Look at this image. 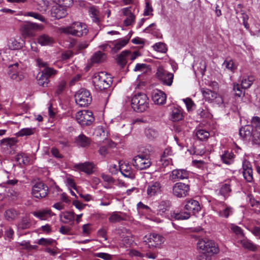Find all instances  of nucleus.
Masks as SVG:
<instances>
[{"label": "nucleus", "mask_w": 260, "mask_h": 260, "mask_svg": "<svg viewBox=\"0 0 260 260\" xmlns=\"http://www.w3.org/2000/svg\"><path fill=\"white\" fill-rule=\"evenodd\" d=\"M153 48L155 50L161 53H165L167 51L166 45L161 42L156 43L154 45Z\"/></svg>", "instance_id": "53"}, {"label": "nucleus", "mask_w": 260, "mask_h": 260, "mask_svg": "<svg viewBox=\"0 0 260 260\" xmlns=\"http://www.w3.org/2000/svg\"><path fill=\"white\" fill-rule=\"evenodd\" d=\"M231 229V230L237 236L240 237H243L244 236L242 229L238 226L232 225Z\"/></svg>", "instance_id": "61"}, {"label": "nucleus", "mask_w": 260, "mask_h": 260, "mask_svg": "<svg viewBox=\"0 0 260 260\" xmlns=\"http://www.w3.org/2000/svg\"><path fill=\"white\" fill-rule=\"evenodd\" d=\"M188 177L189 172L186 170L175 169L170 174L169 180L173 182H175L180 180L187 179Z\"/></svg>", "instance_id": "16"}, {"label": "nucleus", "mask_w": 260, "mask_h": 260, "mask_svg": "<svg viewBox=\"0 0 260 260\" xmlns=\"http://www.w3.org/2000/svg\"><path fill=\"white\" fill-rule=\"evenodd\" d=\"M213 208L221 217L228 218L233 213V208L224 202H217Z\"/></svg>", "instance_id": "10"}, {"label": "nucleus", "mask_w": 260, "mask_h": 260, "mask_svg": "<svg viewBox=\"0 0 260 260\" xmlns=\"http://www.w3.org/2000/svg\"><path fill=\"white\" fill-rule=\"evenodd\" d=\"M37 65L39 68H44L41 72L44 76L50 80V78L55 76L58 71L52 68L49 67V64L47 62L43 61L41 58H38L36 59Z\"/></svg>", "instance_id": "13"}, {"label": "nucleus", "mask_w": 260, "mask_h": 260, "mask_svg": "<svg viewBox=\"0 0 260 260\" xmlns=\"http://www.w3.org/2000/svg\"><path fill=\"white\" fill-rule=\"evenodd\" d=\"M129 41L128 38H122L117 40V42L113 43V47L111 48V51L113 53H116L123 47H124Z\"/></svg>", "instance_id": "30"}, {"label": "nucleus", "mask_w": 260, "mask_h": 260, "mask_svg": "<svg viewBox=\"0 0 260 260\" xmlns=\"http://www.w3.org/2000/svg\"><path fill=\"white\" fill-rule=\"evenodd\" d=\"M172 154V150L170 148H166L162 154L161 156V160H164V159L167 158H170V156H171Z\"/></svg>", "instance_id": "64"}, {"label": "nucleus", "mask_w": 260, "mask_h": 260, "mask_svg": "<svg viewBox=\"0 0 260 260\" xmlns=\"http://www.w3.org/2000/svg\"><path fill=\"white\" fill-rule=\"evenodd\" d=\"M196 135L198 139L200 141L207 140L209 136V132L204 129L198 130Z\"/></svg>", "instance_id": "47"}, {"label": "nucleus", "mask_w": 260, "mask_h": 260, "mask_svg": "<svg viewBox=\"0 0 260 260\" xmlns=\"http://www.w3.org/2000/svg\"><path fill=\"white\" fill-rule=\"evenodd\" d=\"M74 167L76 169L84 172L88 174H92L93 172L94 165L92 162H85L84 163L76 164Z\"/></svg>", "instance_id": "25"}, {"label": "nucleus", "mask_w": 260, "mask_h": 260, "mask_svg": "<svg viewBox=\"0 0 260 260\" xmlns=\"http://www.w3.org/2000/svg\"><path fill=\"white\" fill-rule=\"evenodd\" d=\"M66 82L64 80H62L60 82H59L57 85L55 93L57 94V95L61 94L65 89L66 87Z\"/></svg>", "instance_id": "57"}, {"label": "nucleus", "mask_w": 260, "mask_h": 260, "mask_svg": "<svg viewBox=\"0 0 260 260\" xmlns=\"http://www.w3.org/2000/svg\"><path fill=\"white\" fill-rule=\"evenodd\" d=\"M231 191V185L229 183H225L221 186L219 192L221 195L226 198L229 196V193Z\"/></svg>", "instance_id": "43"}, {"label": "nucleus", "mask_w": 260, "mask_h": 260, "mask_svg": "<svg viewBox=\"0 0 260 260\" xmlns=\"http://www.w3.org/2000/svg\"><path fill=\"white\" fill-rule=\"evenodd\" d=\"M126 51H122L117 57V62L122 67H124L127 62V59L125 57Z\"/></svg>", "instance_id": "50"}, {"label": "nucleus", "mask_w": 260, "mask_h": 260, "mask_svg": "<svg viewBox=\"0 0 260 260\" xmlns=\"http://www.w3.org/2000/svg\"><path fill=\"white\" fill-rule=\"evenodd\" d=\"M201 92L203 96L209 101L216 98V93L209 89L203 88L201 89Z\"/></svg>", "instance_id": "37"}, {"label": "nucleus", "mask_w": 260, "mask_h": 260, "mask_svg": "<svg viewBox=\"0 0 260 260\" xmlns=\"http://www.w3.org/2000/svg\"><path fill=\"white\" fill-rule=\"evenodd\" d=\"M185 209L190 214L192 213L195 214L198 213L201 209L199 203L194 200H189L186 202L184 206Z\"/></svg>", "instance_id": "19"}, {"label": "nucleus", "mask_w": 260, "mask_h": 260, "mask_svg": "<svg viewBox=\"0 0 260 260\" xmlns=\"http://www.w3.org/2000/svg\"><path fill=\"white\" fill-rule=\"evenodd\" d=\"M75 102L80 107H86L92 101V98L89 91L86 89L81 88L75 94Z\"/></svg>", "instance_id": "6"}, {"label": "nucleus", "mask_w": 260, "mask_h": 260, "mask_svg": "<svg viewBox=\"0 0 260 260\" xmlns=\"http://www.w3.org/2000/svg\"><path fill=\"white\" fill-rule=\"evenodd\" d=\"M170 119L174 122L182 120L183 115L181 109L174 107L172 108L170 113Z\"/></svg>", "instance_id": "28"}, {"label": "nucleus", "mask_w": 260, "mask_h": 260, "mask_svg": "<svg viewBox=\"0 0 260 260\" xmlns=\"http://www.w3.org/2000/svg\"><path fill=\"white\" fill-rule=\"evenodd\" d=\"M19 211L14 208H10L5 211V218L8 221H12L17 219L20 215Z\"/></svg>", "instance_id": "27"}, {"label": "nucleus", "mask_w": 260, "mask_h": 260, "mask_svg": "<svg viewBox=\"0 0 260 260\" xmlns=\"http://www.w3.org/2000/svg\"><path fill=\"white\" fill-rule=\"evenodd\" d=\"M77 121L82 126L90 125L94 120L93 113L89 110H81L76 114Z\"/></svg>", "instance_id": "7"}, {"label": "nucleus", "mask_w": 260, "mask_h": 260, "mask_svg": "<svg viewBox=\"0 0 260 260\" xmlns=\"http://www.w3.org/2000/svg\"><path fill=\"white\" fill-rule=\"evenodd\" d=\"M197 248L200 252L197 257L198 260H212V257L219 251L217 244L210 240H199L197 243Z\"/></svg>", "instance_id": "1"}, {"label": "nucleus", "mask_w": 260, "mask_h": 260, "mask_svg": "<svg viewBox=\"0 0 260 260\" xmlns=\"http://www.w3.org/2000/svg\"><path fill=\"white\" fill-rule=\"evenodd\" d=\"M123 14L126 16V19L124 21V23L126 26L131 25L135 20V16L133 14L131 10L128 8H125L122 10Z\"/></svg>", "instance_id": "31"}, {"label": "nucleus", "mask_w": 260, "mask_h": 260, "mask_svg": "<svg viewBox=\"0 0 260 260\" xmlns=\"http://www.w3.org/2000/svg\"><path fill=\"white\" fill-rule=\"evenodd\" d=\"M243 175L245 179L249 182L253 180L252 169L251 165L249 161L244 160L243 162Z\"/></svg>", "instance_id": "20"}, {"label": "nucleus", "mask_w": 260, "mask_h": 260, "mask_svg": "<svg viewBox=\"0 0 260 260\" xmlns=\"http://www.w3.org/2000/svg\"><path fill=\"white\" fill-rule=\"evenodd\" d=\"M37 42L41 46H50L54 44L55 40L49 35L43 34L38 36Z\"/></svg>", "instance_id": "24"}, {"label": "nucleus", "mask_w": 260, "mask_h": 260, "mask_svg": "<svg viewBox=\"0 0 260 260\" xmlns=\"http://www.w3.org/2000/svg\"><path fill=\"white\" fill-rule=\"evenodd\" d=\"M242 88L241 85L238 83H234L233 85V90L235 92V95L238 97H241L242 96H244L245 91Z\"/></svg>", "instance_id": "49"}, {"label": "nucleus", "mask_w": 260, "mask_h": 260, "mask_svg": "<svg viewBox=\"0 0 260 260\" xmlns=\"http://www.w3.org/2000/svg\"><path fill=\"white\" fill-rule=\"evenodd\" d=\"M189 190V185L182 182H177L173 186L172 193L178 198H184L188 194Z\"/></svg>", "instance_id": "12"}, {"label": "nucleus", "mask_w": 260, "mask_h": 260, "mask_svg": "<svg viewBox=\"0 0 260 260\" xmlns=\"http://www.w3.org/2000/svg\"><path fill=\"white\" fill-rule=\"evenodd\" d=\"M95 255L96 257L102 258L104 260H111L112 258V256L110 254L104 252L97 253L95 254Z\"/></svg>", "instance_id": "63"}, {"label": "nucleus", "mask_w": 260, "mask_h": 260, "mask_svg": "<svg viewBox=\"0 0 260 260\" xmlns=\"http://www.w3.org/2000/svg\"><path fill=\"white\" fill-rule=\"evenodd\" d=\"M151 163L149 157L138 154L133 159V166L138 170H142L149 168Z\"/></svg>", "instance_id": "14"}, {"label": "nucleus", "mask_w": 260, "mask_h": 260, "mask_svg": "<svg viewBox=\"0 0 260 260\" xmlns=\"http://www.w3.org/2000/svg\"><path fill=\"white\" fill-rule=\"evenodd\" d=\"M35 128H24L20 129L16 133L17 137L28 136L33 135L35 133Z\"/></svg>", "instance_id": "42"}, {"label": "nucleus", "mask_w": 260, "mask_h": 260, "mask_svg": "<svg viewBox=\"0 0 260 260\" xmlns=\"http://www.w3.org/2000/svg\"><path fill=\"white\" fill-rule=\"evenodd\" d=\"M234 155L232 152L225 151L221 155V158L223 163L230 165L233 161Z\"/></svg>", "instance_id": "40"}, {"label": "nucleus", "mask_w": 260, "mask_h": 260, "mask_svg": "<svg viewBox=\"0 0 260 260\" xmlns=\"http://www.w3.org/2000/svg\"><path fill=\"white\" fill-rule=\"evenodd\" d=\"M32 214L41 220H47L48 218L55 215L50 209L40 210L33 212Z\"/></svg>", "instance_id": "23"}, {"label": "nucleus", "mask_w": 260, "mask_h": 260, "mask_svg": "<svg viewBox=\"0 0 260 260\" xmlns=\"http://www.w3.org/2000/svg\"><path fill=\"white\" fill-rule=\"evenodd\" d=\"M155 75L162 84L169 86L172 84L174 75L165 70L162 67H159L157 68Z\"/></svg>", "instance_id": "9"}, {"label": "nucleus", "mask_w": 260, "mask_h": 260, "mask_svg": "<svg viewBox=\"0 0 260 260\" xmlns=\"http://www.w3.org/2000/svg\"><path fill=\"white\" fill-rule=\"evenodd\" d=\"M151 151V148L149 149V148H146L144 147H140L139 148V152L141 153L140 154L147 157H149V155Z\"/></svg>", "instance_id": "62"}, {"label": "nucleus", "mask_w": 260, "mask_h": 260, "mask_svg": "<svg viewBox=\"0 0 260 260\" xmlns=\"http://www.w3.org/2000/svg\"><path fill=\"white\" fill-rule=\"evenodd\" d=\"M75 214L73 212L67 211L62 213L61 215V217H62L64 219V221H62L63 222L65 223H69L70 225H73L75 220Z\"/></svg>", "instance_id": "33"}, {"label": "nucleus", "mask_w": 260, "mask_h": 260, "mask_svg": "<svg viewBox=\"0 0 260 260\" xmlns=\"http://www.w3.org/2000/svg\"><path fill=\"white\" fill-rule=\"evenodd\" d=\"M152 99L155 104L162 105L166 101V95L163 91L156 89L152 93Z\"/></svg>", "instance_id": "22"}, {"label": "nucleus", "mask_w": 260, "mask_h": 260, "mask_svg": "<svg viewBox=\"0 0 260 260\" xmlns=\"http://www.w3.org/2000/svg\"><path fill=\"white\" fill-rule=\"evenodd\" d=\"M92 82L97 90H103L109 87L112 81L111 78L102 72L94 75Z\"/></svg>", "instance_id": "4"}, {"label": "nucleus", "mask_w": 260, "mask_h": 260, "mask_svg": "<svg viewBox=\"0 0 260 260\" xmlns=\"http://www.w3.org/2000/svg\"><path fill=\"white\" fill-rule=\"evenodd\" d=\"M9 76L12 79L17 81H20L23 78V76L17 72H11L10 71Z\"/></svg>", "instance_id": "59"}, {"label": "nucleus", "mask_w": 260, "mask_h": 260, "mask_svg": "<svg viewBox=\"0 0 260 260\" xmlns=\"http://www.w3.org/2000/svg\"><path fill=\"white\" fill-rule=\"evenodd\" d=\"M23 46V44L18 42L15 38H11L8 42V46L11 50H17L20 49Z\"/></svg>", "instance_id": "41"}, {"label": "nucleus", "mask_w": 260, "mask_h": 260, "mask_svg": "<svg viewBox=\"0 0 260 260\" xmlns=\"http://www.w3.org/2000/svg\"><path fill=\"white\" fill-rule=\"evenodd\" d=\"M241 244L244 248L252 251H255L257 249V246L256 245L247 239L241 240Z\"/></svg>", "instance_id": "36"}, {"label": "nucleus", "mask_w": 260, "mask_h": 260, "mask_svg": "<svg viewBox=\"0 0 260 260\" xmlns=\"http://www.w3.org/2000/svg\"><path fill=\"white\" fill-rule=\"evenodd\" d=\"M31 223L27 216L22 217L18 222L17 226L19 230H25L30 228Z\"/></svg>", "instance_id": "34"}, {"label": "nucleus", "mask_w": 260, "mask_h": 260, "mask_svg": "<svg viewBox=\"0 0 260 260\" xmlns=\"http://www.w3.org/2000/svg\"><path fill=\"white\" fill-rule=\"evenodd\" d=\"M76 143L79 146L85 147L90 144V140L85 135L81 134L76 138Z\"/></svg>", "instance_id": "32"}, {"label": "nucleus", "mask_w": 260, "mask_h": 260, "mask_svg": "<svg viewBox=\"0 0 260 260\" xmlns=\"http://www.w3.org/2000/svg\"><path fill=\"white\" fill-rule=\"evenodd\" d=\"M251 126L256 129H260V117L258 116H254L252 117L251 121Z\"/></svg>", "instance_id": "58"}, {"label": "nucleus", "mask_w": 260, "mask_h": 260, "mask_svg": "<svg viewBox=\"0 0 260 260\" xmlns=\"http://www.w3.org/2000/svg\"><path fill=\"white\" fill-rule=\"evenodd\" d=\"M106 58V55L105 53L98 51L95 52L91 58V61L92 63H99L103 62Z\"/></svg>", "instance_id": "35"}, {"label": "nucleus", "mask_w": 260, "mask_h": 260, "mask_svg": "<svg viewBox=\"0 0 260 260\" xmlns=\"http://www.w3.org/2000/svg\"><path fill=\"white\" fill-rule=\"evenodd\" d=\"M68 14L66 6L57 5L53 6L51 9V15L52 17L59 19L65 17Z\"/></svg>", "instance_id": "17"}, {"label": "nucleus", "mask_w": 260, "mask_h": 260, "mask_svg": "<svg viewBox=\"0 0 260 260\" xmlns=\"http://www.w3.org/2000/svg\"><path fill=\"white\" fill-rule=\"evenodd\" d=\"M37 243L40 245L47 246L56 243V241L52 239H45L42 238L39 240Z\"/></svg>", "instance_id": "55"}, {"label": "nucleus", "mask_w": 260, "mask_h": 260, "mask_svg": "<svg viewBox=\"0 0 260 260\" xmlns=\"http://www.w3.org/2000/svg\"><path fill=\"white\" fill-rule=\"evenodd\" d=\"M15 160L19 164L27 165L29 164V158L25 154H19L16 156Z\"/></svg>", "instance_id": "44"}, {"label": "nucleus", "mask_w": 260, "mask_h": 260, "mask_svg": "<svg viewBox=\"0 0 260 260\" xmlns=\"http://www.w3.org/2000/svg\"><path fill=\"white\" fill-rule=\"evenodd\" d=\"M48 192V187L42 182H36L32 188L31 193L37 199L45 198Z\"/></svg>", "instance_id": "11"}, {"label": "nucleus", "mask_w": 260, "mask_h": 260, "mask_svg": "<svg viewBox=\"0 0 260 260\" xmlns=\"http://www.w3.org/2000/svg\"><path fill=\"white\" fill-rule=\"evenodd\" d=\"M171 217L177 220H184L188 219L190 217V213L188 212L176 213L172 212L170 213Z\"/></svg>", "instance_id": "38"}, {"label": "nucleus", "mask_w": 260, "mask_h": 260, "mask_svg": "<svg viewBox=\"0 0 260 260\" xmlns=\"http://www.w3.org/2000/svg\"><path fill=\"white\" fill-rule=\"evenodd\" d=\"M145 136L150 140H153L157 136V132L151 128H147L145 130Z\"/></svg>", "instance_id": "51"}, {"label": "nucleus", "mask_w": 260, "mask_h": 260, "mask_svg": "<svg viewBox=\"0 0 260 260\" xmlns=\"http://www.w3.org/2000/svg\"><path fill=\"white\" fill-rule=\"evenodd\" d=\"M119 170L121 174L125 177L134 179L135 177L134 171L131 167L125 164L119 166Z\"/></svg>", "instance_id": "26"}, {"label": "nucleus", "mask_w": 260, "mask_h": 260, "mask_svg": "<svg viewBox=\"0 0 260 260\" xmlns=\"http://www.w3.org/2000/svg\"><path fill=\"white\" fill-rule=\"evenodd\" d=\"M40 76H38L37 77L38 83L43 87H47L50 82V80L44 76L42 73H40Z\"/></svg>", "instance_id": "48"}, {"label": "nucleus", "mask_w": 260, "mask_h": 260, "mask_svg": "<svg viewBox=\"0 0 260 260\" xmlns=\"http://www.w3.org/2000/svg\"><path fill=\"white\" fill-rule=\"evenodd\" d=\"M44 26L42 24L26 22L21 25V35L24 38H30L35 36L37 31L42 30Z\"/></svg>", "instance_id": "3"}, {"label": "nucleus", "mask_w": 260, "mask_h": 260, "mask_svg": "<svg viewBox=\"0 0 260 260\" xmlns=\"http://www.w3.org/2000/svg\"><path fill=\"white\" fill-rule=\"evenodd\" d=\"M254 78L253 76H249L247 77H243L241 85L243 89H247L249 88L252 84Z\"/></svg>", "instance_id": "39"}, {"label": "nucleus", "mask_w": 260, "mask_h": 260, "mask_svg": "<svg viewBox=\"0 0 260 260\" xmlns=\"http://www.w3.org/2000/svg\"><path fill=\"white\" fill-rule=\"evenodd\" d=\"M171 206V202L169 200H162L158 202L156 211L157 214L161 216L165 215L169 211Z\"/></svg>", "instance_id": "18"}, {"label": "nucleus", "mask_w": 260, "mask_h": 260, "mask_svg": "<svg viewBox=\"0 0 260 260\" xmlns=\"http://www.w3.org/2000/svg\"><path fill=\"white\" fill-rule=\"evenodd\" d=\"M61 32L68 35H72L77 37L86 35L88 32L86 26L82 23H74L71 26L61 28Z\"/></svg>", "instance_id": "5"}, {"label": "nucleus", "mask_w": 260, "mask_h": 260, "mask_svg": "<svg viewBox=\"0 0 260 260\" xmlns=\"http://www.w3.org/2000/svg\"><path fill=\"white\" fill-rule=\"evenodd\" d=\"M253 128L250 125H246L241 127L239 130L240 136L244 139H250L252 137Z\"/></svg>", "instance_id": "29"}, {"label": "nucleus", "mask_w": 260, "mask_h": 260, "mask_svg": "<svg viewBox=\"0 0 260 260\" xmlns=\"http://www.w3.org/2000/svg\"><path fill=\"white\" fill-rule=\"evenodd\" d=\"M148 104V99L144 93H138L132 98V108L137 112H143L146 110Z\"/></svg>", "instance_id": "2"}, {"label": "nucleus", "mask_w": 260, "mask_h": 260, "mask_svg": "<svg viewBox=\"0 0 260 260\" xmlns=\"http://www.w3.org/2000/svg\"><path fill=\"white\" fill-rule=\"evenodd\" d=\"M223 65L227 69L233 72L236 70L237 67V65L234 63L233 60L229 58H226L224 60Z\"/></svg>", "instance_id": "46"}, {"label": "nucleus", "mask_w": 260, "mask_h": 260, "mask_svg": "<svg viewBox=\"0 0 260 260\" xmlns=\"http://www.w3.org/2000/svg\"><path fill=\"white\" fill-rule=\"evenodd\" d=\"M88 13L92 22L99 24L101 21V14L96 6H90L88 8Z\"/></svg>", "instance_id": "21"}, {"label": "nucleus", "mask_w": 260, "mask_h": 260, "mask_svg": "<svg viewBox=\"0 0 260 260\" xmlns=\"http://www.w3.org/2000/svg\"><path fill=\"white\" fill-rule=\"evenodd\" d=\"M123 218L117 212H114L112 213L109 218V221L112 223L120 222L123 220Z\"/></svg>", "instance_id": "52"}, {"label": "nucleus", "mask_w": 260, "mask_h": 260, "mask_svg": "<svg viewBox=\"0 0 260 260\" xmlns=\"http://www.w3.org/2000/svg\"><path fill=\"white\" fill-rule=\"evenodd\" d=\"M162 185L158 181L149 183L147 187V194L148 197H153L161 193Z\"/></svg>", "instance_id": "15"}, {"label": "nucleus", "mask_w": 260, "mask_h": 260, "mask_svg": "<svg viewBox=\"0 0 260 260\" xmlns=\"http://www.w3.org/2000/svg\"><path fill=\"white\" fill-rule=\"evenodd\" d=\"M144 242L150 248H158L164 242V238L158 234L151 233L144 237Z\"/></svg>", "instance_id": "8"}, {"label": "nucleus", "mask_w": 260, "mask_h": 260, "mask_svg": "<svg viewBox=\"0 0 260 260\" xmlns=\"http://www.w3.org/2000/svg\"><path fill=\"white\" fill-rule=\"evenodd\" d=\"M17 142V140L15 138H5L1 141V144L3 146L11 147Z\"/></svg>", "instance_id": "45"}, {"label": "nucleus", "mask_w": 260, "mask_h": 260, "mask_svg": "<svg viewBox=\"0 0 260 260\" xmlns=\"http://www.w3.org/2000/svg\"><path fill=\"white\" fill-rule=\"evenodd\" d=\"M251 139L254 144H259L260 143V132L254 131Z\"/></svg>", "instance_id": "60"}, {"label": "nucleus", "mask_w": 260, "mask_h": 260, "mask_svg": "<svg viewBox=\"0 0 260 260\" xmlns=\"http://www.w3.org/2000/svg\"><path fill=\"white\" fill-rule=\"evenodd\" d=\"M124 51H126L127 52L125 53V57L127 58V59H130L132 61H133L135 60L137 57L140 55V53L139 51H135L133 52H132L128 50H124Z\"/></svg>", "instance_id": "54"}, {"label": "nucleus", "mask_w": 260, "mask_h": 260, "mask_svg": "<svg viewBox=\"0 0 260 260\" xmlns=\"http://www.w3.org/2000/svg\"><path fill=\"white\" fill-rule=\"evenodd\" d=\"M25 16H30L34 17L35 19H38L42 22H45L46 21L45 18L39 13L34 12H29L26 13Z\"/></svg>", "instance_id": "56"}]
</instances>
